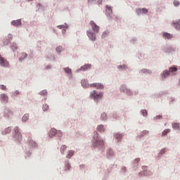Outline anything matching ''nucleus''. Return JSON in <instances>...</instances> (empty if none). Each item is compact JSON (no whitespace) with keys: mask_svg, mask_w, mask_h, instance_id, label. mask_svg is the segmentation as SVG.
<instances>
[{"mask_svg":"<svg viewBox=\"0 0 180 180\" xmlns=\"http://www.w3.org/2000/svg\"><path fill=\"white\" fill-rule=\"evenodd\" d=\"M169 131H171L170 129H165L162 133V136H167V134H168V133H169Z\"/></svg>","mask_w":180,"mask_h":180,"instance_id":"22","label":"nucleus"},{"mask_svg":"<svg viewBox=\"0 0 180 180\" xmlns=\"http://www.w3.org/2000/svg\"><path fill=\"white\" fill-rule=\"evenodd\" d=\"M170 73H169V70H166L165 71H163L162 74V78H167V77H169Z\"/></svg>","mask_w":180,"mask_h":180,"instance_id":"12","label":"nucleus"},{"mask_svg":"<svg viewBox=\"0 0 180 180\" xmlns=\"http://www.w3.org/2000/svg\"><path fill=\"white\" fill-rule=\"evenodd\" d=\"M174 27L176 29V30H180V23L179 22H174Z\"/></svg>","mask_w":180,"mask_h":180,"instance_id":"25","label":"nucleus"},{"mask_svg":"<svg viewBox=\"0 0 180 180\" xmlns=\"http://www.w3.org/2000/svg\"><path fill=\"white\" fill-rule=\"evenodd\" d=\"M109 33H110L109 30H105L104 32H103L102 38L103 39V38H105V36L109 35Z\"/></svg>","mask_w":180,"mask_h":180,"instance_id":"28","label":"nucleus"},{"mask_svg":"<svg viewBox=\"0 0 180 180\" xmlns=\"http://www.w3.org/2000/svg\"><path fill=\"white\" fill-rule=\"evenodd\" d=\"M94 1H96V0H88L89 2H94Z\"/></svg>","mask_w":180,"mask_h":180,"instance_id":"48","label":"nucleus"},{"mask_svg":"<svg viewBox=\"0 0 180 180\" xmlns=\"http://www.w3.org/2000/svg\"><path fill=\"white\" fill-rule=\"evenodd\" d=\"M172 127L174 129V130H179V123H173Z\"/></svg>","mask_w":180,"mask_h":180,"instance_id":"21","label":"nucleus"},{"mask_svg":"<svg viewBox=\"0 0 180 180\" xmlns=\"http://www.w3.org/2000/svg\"><path fill=\"white\" fill-rule=\"evenodd\" d=\"M0 89H1L2 91H5L6 89V86L4 84L0 85Z\"/></svg>","mask_w":180,"mask_h":180,"instance_id":"37","label":"nucleus"},{"mask_svg":"<svg viewBox=\"0 0 180 180\" xmlns=\"http://www.w3.org/2000/svg\"><path fill=\"white\" fill-rule=\"evenodd\" d=\"M12 50H13V51H16L18 49V45H16V44H13L11 46Z\"/></svg>","mask_w":180,"mask_h":180,"instance_id":"32","label":"nucleus"},{"mask_svg":"<svg viewBox=\"0 0 180 180\" xmlns=\"http://www.w3.org/2000/svg\"><path fill=\"white\" fill-rule=\"evenodd\" d=\"M11 25H13V26H15V27L20 26V25H22V20L18 19L16 20H13L11 22Z\"/></svg>","mask_w":180,"mask_h":180,"instance_id":"6","label":"nucleus"},{"mask_svg":"<svg viewBox=\"0 0 180 180\" xmlns=\"http://www.w3.org/2000/svg\"><path fill=\"white\" fill-rule=\"evenodd\" d=\"M89 68H91V65L90 64H86L83 66H82L78 71H86Z\"/></svg>","mask_w":180,"mask_h":180,"instance_id":"9","label":"nucleus"},{"mask_svg":"<svg viewBox=\"0 0 180 180\" xmlns=\"http://www.w3.org/2000/svg\"><path fill=\"white\" fill-rule=\"evenodd\" d=\"M103 2V0H98L97 1V4H98V5H102Z\"/></svg>","mask_w":180,"mask_h":180,"instance_id":"42","label":"nucleus"},{"mask_svg":"<svg viewBox=\"0 0 180 180\" xmlns=\"http://www.w3.org/2000/svg\"><path fill=\"white\" fill-rule=\"evenodd\" d=\"M22 122H27L29 120V114H25L22 118Z\"/></svg>","mask_w":180,"mask_h":180,"instance_id":"20","label":"nucleus"},{"mask_svg":"<svg viewBox=\"0 0 180 180\" xmlns=\"http://www.w3.org/2000/svg\"><path fill=\"white\" fill-rule=\"evenodd\" d=\"M143 13V9H141V8H138V9H136V13H137V15H140L141 13Z\"/></svg>","mask_w":180,"mask_h":180,"instance_id":"35","label":"nucleus"},{"mask_svg":"<svg viewBox=\"0 0 180 180\" xmlns=\"http://www.w3.org/2000/svg\"><path fill=\"white\" fill-rule=\"evenodd\" d=\"M58 29H65V25H58Z\"/></svg>","mask_w":180,"mask_h":180,"instance_id":"41","label":"nucleus"},{"mask_svg":"<svg viewBox=\"0 0 180 180\" xmlns=\"http://www.w3.org/2000/svg\"><path fill=\"white\" fill-rule=\"evenodd\" d=\"M8 99H9V97L6 96V94H1V101L2 102L8 103Z\"/></svg>","mask_w":180,"mask_h":180,"instance_id":"11","label":"nucleus"},{"mask_svg":"<svg viewBox=\"0 0 180 180\" xmlns=\"http://www.w3.org/2000/svg\"><path fill=\"white\" fill-rule=\"evenodd\" d=\"M147 12H148V11L146 8H142V13H147Z\"/></svg>","mask_w":180,"mask_h":180,"instance_id":"43","label":"nucleus"},{"mask_svg":"<svg viewBox=\"0 0 180 180\" xmlns=\"http://www.w3.org/2000/svg\"><path fill=\"white\" fill-rule=\"evenodd\" d=\"M65 150H67V146L63 145L60 147V153H61V154H64V151H65Z\"/></svg>","mask_w":180,"mask_h":180,"instance_id":"23","label":"nucleus"},{"mask_svg":"<svg viewBox=\"0 0 180 180\" xmlns=\"http://www.w3.org/2000/svg\"><path fill=\"white\" fill-rule=\"evenodd\" d=\"M64 70L66 74H68L69 75H71V74H72V71L71 70V69H70V68H65Z\"/></svg>","mask_w":180,"mask_h":180,"instance_id":"19","label":"nucleus"},{"mask_svg":"<svg viewBox=\"0 0 180 180\" xmlns=\"http://www.w3.org/2000/svg\"><path fill=\"white\" fill-rule=\"evenodd\" d=\"M74 154H75L74 150H70L69 153L67 155V158H69V159L71 158V157H72Z\"/></svg>","mask_w":180,"mask_h":180,"instance_id":"24","label":"nucleus"},{"mask_svg":"<svg viewBox=\"0 0 180 180\" xmlns=\"http://www.w3.org/2000/svg\"><path fill=\"white\" fill-rule=\"evenodd\" d=\"M141 113L143 115V116H144L145 117H146L147 115H148V112H147V110H141Z\"/></svg>","mask_w":180,"mask_h":180,"instance_id":"34","label":"nucleus"},{"mask_svg":"<svg viewBox=\"0 0 180 180\" xmlns=\"http://www.w3.org/2000/svg\"><path fill=\"white\" fill-rule=\"evenodd\" d=\"M39 94H40V95H46V94H47V91L43 90V91H41Z\"/></svg>","mask_w":180,"mask_h":180,"instance_id":"40","label":"nucleus"},{"mask_svg":"<svg viewBox=\"0 0 180 180\" xmlns=\"http://www.w3.org/2000/svg\"><path fill=\"white\" fill-rule=\"evenodd\" d=\"M96 88L97 89H103L104 86H103V84L101 83H96Z\"/></svg>","mask_w":180,"mask_h":180,"instance_id":"18","label":"nucleus"},{"mask_svg":"<svg viewBox=\"0 0 180 180\" xmlns=\"http://www.w3.org/2000/svg\"><path fill=\"white\" fill-rule=\"evenodd\" d=\"M103 96V93H99L98 94H96V91H94L91 94V97L94 98V101H98V99H102V97Z\"/></svg>","mask_w":180,"mask_h":180,"instance_id":"3","label":"nucleus"},{"mask_svg":"<svg viewBox=\"0 0 180 180\" xmlns=\"http://www.w3.org/2000/svg\"><path fill=\"white\" fill-rule=\"evenodd\" d=\"M57 134V129L52 128L49 133V137H54Z\"/></svg>","mask_w":180,"mask_h":180,"instance_id":"7","label":"nucleus"},{"mask_svg":"<svg viewBox=\"0 0 180 180\" xmlns=\"http://www.w3.org/2000/svg\"><path fill=\"white\" fill-rule=\"evenodd\" d=\"M106 113H105V112H103V113H102L101 114V119L103 120H105V119H106Z\"/></svg>","mask_w":180,"mask_h":180,"instance_id":"38","label":"nucleus"},{"mask_svg":"<svg viewBox=\"0 0 180 180\" xmlns=\"http://www.w3.org/2000/svg\"><path fill=\"white\" fill-rule=\"evenodd\" d=\"M15 95H19V91H16L15 92Z\"/></svg>","mask_w":180,"mask_h":180,"instance_id":"47","label":"nucleus"},{"mask_svg":"<svg viewBox=\"0 0 180 180\" xmlns=\"http://www.w3.org/2000/svg\"><path fill=\"white\" fill-rule=\"evenodd\" d=\"M82 85L84 88H89V84H88V81L85 79L82 80Z\"/></svg>","mask_w":180,"mask_h":180,"instance_id":"14","label":"nucleus"},{"mask_svg":"<svg viewBox=\"0 0 180 180\" xmlns=\"http://www.w3.org/2000/svg\"><path fill=\"white\" fill-rule=\"evenodd\" d=\"M106 12L108 16H110V18H112V7H110V6H108V5L106 6Z\"/></svg>","mask_w":180,"mask_h":180,"instance_id":"8","label":"nucleus"},{"mask_svg":"<svg viewBox=\"0 0 180 180\" xmlns=\"http://www.w3.org/2000/svg\"><path fill=\"white\" fill-rule=\"evenodd\" d=\"M14 138L16 139L18 141L22 140V134H20V131H19V127H18L14 128Z\"/></svg>","mask_w":180,"mask_h":180,"instance_id":"2","label":"nucleus"},{"mask_svg":"<svg viewBox=\"0 0 180 180\" xmlns=\"http://www.w3.org/2000/svg\"><path fill=\"white\" fill-rule=\"evenodd\" d=\"M122 137H123V135L122 134H115V139H116L117 141H120V140H122Z\"/></svg>","mask_w":180,"mask_h":180,"instance_id":"16","label":"nucleus"},{"mask_svg":"<svg viewBox=\"0 0 180 180\" xmlns=\"http://www.w3.org/2000/svg\"><path fill=\"white\" fill-rule=\"evenodd\" d=\"M161 153H162V154H164V150H161Z\"/></svg>","mask_w":180,"mask_h":180,"instance_id":"50","label":"nucleus"},{"mask_svg":"<svg viewBox=\"0 0 180 180\" xmlns=\"http://www.w3.org/2000/svg\"><path fill=\"white\" fill-rule=\"evenodd\" d=\"M90 86H91V88H94V87H96V83H94V84H90Z\"/></svg>","mask_w":180,"mask_h":180,"instance_id":"44","label":"nucleus"},{"mask_svg":"<svg viewBox=\"0 0 180 180\" xmlns=\"http://www.w3.org/2000/svg\"><path fill=\"white\" fill-rule=\"evenodd\" d=\"M158 119H162V116L161 115H157L154 117V120H158Z\"/></svg>","mask_w":180,"mask_h":180,"instance_id":"39","label":"nucleus"},{"mask_svg":"<svg viewBox=\"0 0 180 180\" xmlns=\"http://www.w3.org/2000/svg\"><path fill=\"white\" fill-rule=\"evenodd\" d=\"M7 117H11V116H13V112L11 110L6 111Z\"/></svg>","mask_w":180,"mask_h":180,"instance_id":"27","label":"nucleus"},{"mask_svg":"<svg viewBox=\"0 0 180 180\" xmlns=\"http://www.w3.org/2000/svg\"><path fill=\"white\" fill-rule=\"evenodd\" d=\"M97 129L98 131H100L101 133H103V131H105V128L103 127V125H98L97 127Z\"/></svg>","mask_w":180,"mask_h":180,"instance_id":"17","label":"nucleus"},{"mask_svg":"<svg viewBox=\"0 0 180 180\" xmlns=\"http://www.w3.org/2000/svg\"><path fill=\"white\" fill-rule=\"evenodd\" d=\"M63 50H64V48H63V46H59L56 48L57 53H60L61 51H63Z\"/></svg>","mask_w":180,"mask_h":180,"instance_id":"29","label":"nucleus"},{"mask_svg":"<svg viewBox=\"0 0 180 180\" xmlns=\"http://www.w3.org/2000/svg\"><path fill=\"white\" fill-rule=\"evenodd\" d=\"M173 4H174V5L175 6H179V5H180L179 1H176V0H175Z\"/></svg>","mask_w":180,"mask_h":180,"instance_id":"36","label":"nucleus"},{"mask_svg":"<svg viewBox=\"0 0 180 180\" xmlns=\"http://www.w3.org/2000/svg\"><path fill=\"white\" fill-rule=\"evenodd\" d=\"M92 147L93 148H99V150H102L105 148V142L103 140L99 139V138H98L93 143Z\"/></svg>","mask_w":180,"mask_h":180,"instance_id":"1","label":"nucleus"},{"mask_svg":"<svg viewBox=\"0 0 180 180\" xmlns=\"http://www.w3.org/2000/svg\"><path fill=\"white\" fill-rule=\"evenodd\" d=\"M163 37H165V39H167L168 40H170V39H172L173 36L172 34L168 32H165L163 33Z\"/></svg>","mask_w":180,"mask_h":180,"instance_id":"13","label":"nucleus"},{"mask_svg":"<svg viewBox=\"0 0 180 180\" xmlns=\"http://www.w3.org/2000/svg\"><path fill=\"white\" fill-rule=\"evenodd\" d=\"M86 33L88 37L90 39L91 41H95V40H96V35L95 34V33L91 31H87Z\"/></svg>","mask_w":180,"mask_h":180,"instance_id":"5","label":"nucleus"},{"mask_svg":"<svg viewBox=\"0 0 180 180\" xmlns=\"http://www.w3.org/2000/svg\"><path fill=\"white\" fill-rule=\"evenodd\" d=\"M178 71V68L175 67H172L169 68V72L172 75H175V73Z\"/></svg>","mask_w":180,"mask_h":180,"instance_id":"10","label":"nucleus"},{"mask_svg":"<svg viewBox=\"0 0 180 180\" xmlns=\"http://www.w3.org/2000/svg\"><path fill=\"white\" fill-rule=\"evenodd\" d=\"M90 26H91V29L94 33H99V26H98L95 22L91 21Z\"/></svg>","mask_w":180,"mask_h":180,"instance_id":"4","label":"nucleus"},{"mask_svg":"<svg viewBox=\"0 0 180 180\" xmlns=\"http://www.w3.org/2000/svg\"><path fill=\"white\" fill-rule=\"evenodd\" d=\"M30 141H32L31 139H30Z\"/></svg>","mask_w":180,"mask_h":180,"instance_id":"51","label":"nucleus"},{"mask_svg":"<svg viewBox=\"0 0 180 180\" xmlns=\"http://www.w3.org/2000/svg\"><path fill=\"white\" fill-rule=\"evenodd\" d=\"M125 68V66L124 65H120V66H118V68Z\"/></svg>","mask_w":180,"mask_h":180,"instance_id":"45","label":"nucleus"},{"mask_svg":"<svg viewBox=\"0 0 180 180\" xmlns=\"http://www.w3.org/2000/svg\"><path fill=\"white\" fill-rule=\"evenodd\" d=\"M71 168V165L69 163H66L65 165V171H68Z\"/></svg>","mask_w":180,"mask_h":180,"instance_id":"31","label":"nucleus"},{"mask_svg":"<svg viewBox=\"0 0 180 180\" xmlns=\"http://www.w3.org/2000/svg\"><path fill=\"white\" fill-rule=\"evenodd\" d=\"M11 131H12V129L11 127H8L2 131V134H9Z\"/></svg>","mask_w":180,"mask_h":180,"instance_id":"15","label":"nucleus"},{"mask_svg":"<svg viewBox=\"0 0 180 180\" xmlns=\"http://www.w3.org/2000/svg\"><path fill=\"white\" fill-rule=\"evenodd\" d=\"M27 57V53H22V56L19 58L20 61H22V60H24V58H26Z\"/></svg>","mask_w":180,"mask_h":180,"instance_id":"26","label":"nucleus"},{"mask_svg":"<svg viewBox=\"0 0 180 180\" xmlns=\"http://www.w3.org/2000/svg\"><path fill=\"white\" fill-rule=\"evenodd\" d=\"M107 155H109V157L113 155V150L112 149H108Z\"/></svg>","mask_w":180,"mask_h":180,"instance_id":"30","label":"nucleus"},{"mask_svg":"<svg viewBox=\"0 0 180 180\" xmlns=\"http://www.w3.org/2000/svg\"><path fill=\"white\" fill-rule=\"evenodd\" d=\"M63 33H65V30H63Z\"/></svg>","mask_w":180,"mask_h":180,"instance_id":"49","label":"nucleus"},{"mask_svg":"<svg viewBox=\"0 0 180 180\" xmlns=\"http://www.w3.org/2000/svg\"><path fill=\"white\" fill-rule=\"evenodd\" d=\"M135 161H136V162H139V161H140V158H136V159L135 160Z\"/></svg>","mask_w":180,"mask_h":180,"instance_id":"46","label":"nucleus"},{"mask_svg":"<svg viewBox=\"0 0 180 180\" xmlns=\"http://www.w3.org/2000/svg\"><path fill=\"white\" fill-rule=\"evenodd\" d=\"M43 110H44V112H46V110H49V105L44 104L43 105Z\"/></svg>","mask_w":180,"mask_h":180,"instance_id":"33","label":"nucleus"}]
</instances>
